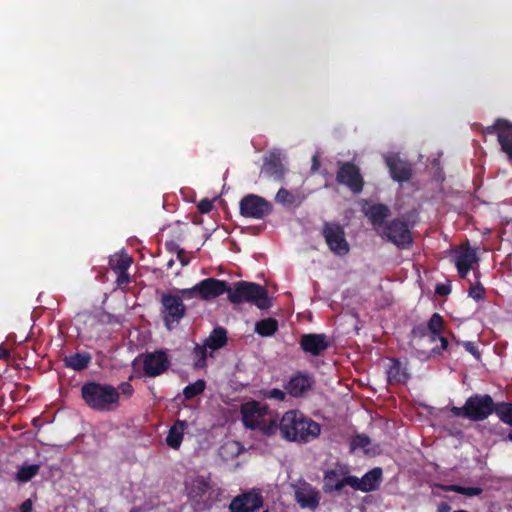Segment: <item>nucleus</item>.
<instances>
[{
  "label": "nucleus",
  "instance_id": "1",
  "mask_svg": "<svg viewBox=\"0 0 512 512\" xmlns=\"http://www.w3.org/2000/svg\"><path fill=\"white\" fill-rule=\"evenodd\" d=\"M278 429L288 441L308 443L319 436L321 426L299 410H289L282 416Z\"/></svg>",
  "mask_w": 512,
  "mask_h": 512
},
{
  "label": "nucleus",
  "instance_id": "2",
  "mask_svg": "<svg viewBox=\"0 0 512 512\" xmlns=\"http://www.w3.org/2000/svg\"><path fill=\"white\" fill-rule=\"evenodd\" d=\"M84 403L94 411L109 412L119 405V392L110 384L87 381L81 387Z\"/></svg>",
  "mask_w": 512,
  "mask_h": 512
},
{
  "label": "nucleus",
  "instance_id": "3",
  "mask_svg": "<svg viewBox=\"0 0 512 512\" xmlns=\"http://www.w3.org/2000/svg\"><path fill=\"white\" fill-rule=\"evenodd\" d=\"M242 422L246 428L260 430L266 435H273L278 430V417L267 404L250 401L241 407Z\"/></svg>",
  "mask_w": 512,
  "mask_h": 512
},
{
  "label": "nucleus",
  "instance_id": "4",
  "mask_svg": "<svg viewBox=\"0 0 512 512\" xmlns=\"http://www.w3.org/2000/svg\"><path fill=\"white\" fill-rule=\"evenodd\" d=\"M228 299L233 304L247 302L261 310L268 309L272 305L268 291L264 286L243 280L236 282L233 287L229 286Z\"/></svg>",
  "mask_w": 512,
  "mask_h": 512
},
{
  "label": "nucleus",
  "instance_id": "5",
  "mask_svg": "<svg viewBox=\"0 0 512 512\" xmlns=\"http://www.w3.org/2000/svg\"><path fill=\"white\" fill-rule=\"evenodd\" d=\"M495 401L489 394H473L462 407L452 406L450 412L455 417H462L473 422L486 420L494 414Z\"/></svg>",
  "mask_w": 512,
  "mask_h": 512
},
{
  "label": "nucleus",
  "instance_id": "6",
  "mask_svg": "<svg viewBox=\"0 0 512 512\" xmlns=\"http://www.w3.org/2000/svg\"><path fill=\"white\" fill-rule=\"evenodd\" d=\"M414 223H410L404 216L393 218L385 223L378 235L386 242L392 243L399 250L410 249L413 246L414 239L412 228Z\"/></svg>",
  "mask_w": 512,
  "mask_h": 512
},
{
  "label": "nucleus",
  "instance_id": "7",
  "mask_svg": "<svg viewBox=\"0 0 512 512\" xmlns=\"http://www.w3.org/2000/svg\"><path fill=\"white\" fill-rule=\"evenodd\" d=\"M160 314L167 330L174 329L186 314L182 298L171 293H164L161 297Z\"/></svg>",
  "mask_w": 512,
  "mask_h": 512
},
{
  "label": "nucleus",
  "instance_id": "8",
  "mask_svg": "<svg viewBox=\"0 0 512 512\" xmlns=\"http://www.w3.org/2000/svg\"><path fill=\"white\" fill-rule=\"evenodd\" d=\"M229 286L228 282L224 280L206 278L197 283L194 287L182 290V295L185 298H192L198 295L203 300H211L224 293H227L229 297Z\"/></svg>",
  "mask_w": 512,
  "mask_h": 512
},
{
  "label": "nucleus",
  "instance_id": "9",
  "mask_svg": "<svg viewBox=\"0 0 512 512\" xmlns=\"http://www.w3.org/2000/svg\"><path fill=\"white\" fill-rule=\"evenodd\" d=\"M322 236L335 255L345 256L350 251V245L346 239L345 230L338 222L325 221L322 226Z\"/></svg>",
  "mask_w": 512,
  "mask_h": 512
},
{
  "label": "nucleus",
  "instance_id": "10",
  "mask_svg": "<svg viewBox=\"0 0 512 512\" xmlns=\"http://www.w3.org/2000/svg\"><path fill=\"white\" fill-rule=\"evenodd\" d=\"M336 181L354 194L361 193L364 187V179L359 167L350 161L338 162Z\"/></svg>",
  "mask_w": 512,
  "mask_h": 512
},
{
  "label": "nucleus",
  "instance_id": "11",
  "mask_svg": "<svg viewBox=\"0 0 512 512\" xmlns=\"http://www.w3.org/2000/svg\"><path fill=\"white\" fill-rule=\"evenodd\" d=\"M142 363L143 373L147 377H157L165 373L170 367L168 354L164 350L145 352L138 356Z\"/></svg>",
  "mask_w": 512,
  "mask_h": 512
},
{
  "label": "nucleus",
  "instance_id": "12",
  "mask_svg": "<svg viewBox=\"0 0 512 512\" xmlns=\"http://www.w3.org/2000/svg\"><path fill=\"white\" fill-rule=\"evenodd\" d=\"M271 212V203L261 196L248 194L240 201V214L246 218L263 219Z\"/></svg>",
  "mask_w": 512,
  "mask_h": 512
},
{
  "label": "nucleus",
  "instance_id": "13",
  "mask_svg": "<svg viewBox=\"0 0 512 512\" xmlns=\"http://www.w3.org/2000/svg\"><path fill=\"white\" fill-rule=\"evenodd\" d=\"M264 505V498L258 489H251L235 496L230 504V512H257Z\"/></svg>",
  "mask_w": 512,
  "mask_h": 512
},
{
  "label": "nucleus",
  "instance_id": "14",
  "mask_svg": "<svg viewBox=\"0 0 512 512\" xmlns=\"http://www.w3.org/2000/svg\"><path fill=\"white\" fill-rule=\"evenodd\" d=\"M382 480V469L380 467H375L365 473L362 478H358L354 475L349 476V479L346 482L348 483V486L354 490L368 493L376 491L380 487Z\"/></svg>",
  "mask_w": 512,
  "mask_h": 512
},
{
  "label": "nucleus",
  "instance_id": "15",
  "mask_svg": "<svg viewBox=\"0 0 512 512\" xmlns=\"http://www.w3.org/2000/svg\"><path fill=\"white\" fill-rule=\"evenodd\" d=\"M385 163L394 181L404 183L412 178V164L402 159L398 154L392 153L385 156Z\"/></svg>",
  "mask_w": 512,
  "mask_h": 512
},
{
  "label": "nucleus",
  "instance_id": "16",
  "mask_svg": "<svg viewBox=\"0 0 512 512\" xmlns=\"http://www.w3.org/2000/svg\"><path fill=\"white\" fill-rule=\"evenodd\" d=\"M348 470L346 468L327 469L323 473V486L322 489L326 494H332L334 492H340L345 486H348L346 482L349 479Z\"/></svg>",
  "mask_w": 512,
  "mask_h": 512
},
{
  "label": "nucleus",
  "instance_id": "17",
  "mask_svg": "<svg viewBox=\"0 0 512 512\" xmlns=\"http://www.w3.org/2000/svg\"><path fill=\"white\" fill-rule=\"evenodd\" d=\"M301 349L305 353L319 356L330 346L328 337L325 334L308 333L303 334L299 341Z\"/></svg>",
  "mask_w": 512,
  "mask_h": 512
},
{
  "label": "nucleus",
  "instance_id": "18",
  "mask_svg": "<svg viewBox=\"0 0 512 512\" xmlns=\"http://www.w3.org/2000/svg\"><path fill=\"white\" fill-rule=\"evenodd\" d=\"M295 499L301 508L315 510L320 504V492L308 482L301 483L295 490Z\"/></svg>",
  "mask_w": 512,
  "mask_h": 512
},
{
  "label": "nucleus",
  "instance_id": "19",
  "mask_svg": "<svg viewBox=\"0 0 512 512\" xmlns=\"http://www.w3.org/2000/svg\"><path fill=\"white\" fill-rule=\"evenodd\" d=\"M313 384L314 379L309 374L298 372L284 385V389L292 397L298 398L312 389Z\"/></svg>",
  "mask_w": 512,
  "mask_h": 512
},
{
  "label": "nucleus",
  "instance_id": "20",
  "mask_svg": "<svg viewBox=\"0 0 512 512\" xmlns=\"http://www.w3.org/2000/svg\"><path fill=\"white\" fill-rule=\"evenodd\" d=\"M261 173L276 181L284 179L285 167L278 152H270L264 157Z\"/></svg>",
  "mask_w": 512,
  "mask_h": 512
},
{
  "label": "nucleus",
  "instance_id": "21",
  "mask_svg": "<svg viewBox=\"0 0 512 512\" xmlns=\"http://www.w3.org/2000/svg\"><path fill=\"white\" fill-rule=\"evenodd\" d=\"M391 211L388 205L383 203H374L364 209L365 216L369 219L374 230L378 233L387 222Z\"/></svg>",
  "mask_w": 512,
  "mask_h": 512
},
{
  "label": "nucleus",
  "instance_id": "22",
  "mask_svg": "<svg viewBox=\"0 0 512 512\" xmlns=\"http://www.w3.org/2000/svg\"><path fill=\"white\" fill-rule=\"evenodd\" d=\"M211 488L210 476L198 475L191 480L188 487V498L198 505Z\"/></svg>",
  "mask_w": 512,
  "mask_h": 512
},
{
  "label": "nucleus",
  "instance_id": "23",
  "mask_svg": "<svg viewBox=\"0 0 512 512\" xmlns=\"http://www.w3.org/2000/svg\"><path fill=\"white\" fill-rule=\"evenodd\" d=\"M188 428L186 420H176L173 426L170 427L166 437L167 445L172 449H179L183 441L184 431Z\"/></svg>",
  "mask_w": 512,
  "mask_h": 512
},
{
  "label": "nucleus",
  "instance_id": "24",
  "mask_svg": "<svg viewBox=\"0 0 512 512\" xmlns=\"http://www.w3.org/2000/svg\"><path fill=\"white\" fill-rule=\"evenodd\" d=\"M91 359L92 357L88 352H77L66 356L63 361L66 368L82 371L89 366Z\"/></svg>",
  "mask_w": 512,
  "mask_h": 512
},
{
  "label": "nucleus",
  "instance_id": "25",
  "mask_svg": "<svg viewBox=\"0 0 512 512\" xmlns=\"http://www.w3.org/2000/svg\"><path fill=\"white\" fill-rule=\"evenodd\" d=\"M387 377L389 383H406L410 375L398 359H392V364L387 370Z\"/></svg>",
  "mask_w": 512,
  "mask_h": 512
},
{
  "label": "nucleus",
  "instance_id": "26",
  "mask_svg": "<svg viewBox=\"0 0 512 512\" xmlns=\"http://www.w3.org/2000/svg\"><path fill=\"white\" fill-rule=\"evenodd\" d=\"M206 346L212 350H218L227 343V331L223 327H216L212 330L209 337L204 341Z\"/></svg>",
  "mask_w": 512,
  "mask_h": 512
},
{
  "label": "nucleus",
  "instance_id": "27",
  "mask_svg": "<svg viewBox=\"0 0 512 512\" xmlns=\"http://www.w3.org/2000/svg\"><path fill=\"white\" fill-rule=\"evenodd\" d=\"M426 326V330L429 331V342L434 343L444 329L443 317L439 313H434Z\"/></svg>",
  "mask_w": 512,
  "mask_h": 512
},
{
  "label": "nucleus",
  "instance_id": "28",
  "mask_svg": "<svg viewBox=\"0 0 512 512\" xmlns=\"http://www.w3.org/2000/svg\"><path fill=\"white\" fill-rule=\"evenodd\" d=\"M278 330V321L275 318H265L255 324V332L262 337H269Z\"/></svg>",
  "mask_w": 512,
  "mask_h": 512
},
{
  "label": "nucleus",
  "instance_id": "29",
  "mask_svg": "<svg viewBox=\"0 0 512 512\" xmlns=\"http://www.w3.org/2000/svg\"><path fill=\"white\" fill-rule=\"evenodd\" d=\"M132 264V258L127 254L114 255L109 259V265L115 272H126Z\"/></svg>",
  "mask_w": 512,
  "mask_h": 512
},
{
  "label": "nucleus",
  "instance_id": "30",
  "mask_svg": "<svg viewBox=\"0 0 512 512\" xmlns=\"http://www.w3.org/2000/svg\"><path fill=\"white\" fill-rule=\"evenodd\" d=\"M441 488L445 492H455L469 497L478 496L483 492L480 487H465L457 484L442 485Z\"/></svg>",
  "mask_w": 512,
  "mask_h": 512
},
{
  "label": "nucleus",
  "instance_id": "31",
  "mask_svg": "<svg viewBox=\"0 0 512 512\" xmlns=\"http://www.w3.org/2000/svg\"><path fill=\"white\" fill-rule=\"evenodd\" d=\"M494 414H496L503 423L512 426V403L495 402Z\"/></svg>",
  "mask_w": 512,
  "mask_h": 512
},
{
  "label": "nucleus",
  "instance_id": "32",
  "mask_svg": "<svg viewBox=\"0 0 512 512\" xmlns=\"http://www.w3.org/2000/svg\"><path fill=\"white\" fill-rule=\"evenodd\" d=\"M478 261V256L476 250L467 246L462 249L459 255L456 257L455 264H459L462 266H469L472 268V265Z\"/></svg>",
  "mask_w": 512,
  "mask_h": 512
},
{
  "label": "nucleus",
  "instance_id": "33",
  "mask_svg": "<svg viewBox=\"0 0 512 512\" xmlns=\"http://www.w3.org/2000/svg\"><path fill=\"white\" fill-rule=\"evenodd\" d=\"M40 470L38 464L22 465L16 474V478L20 482H28L35 477Z\"/></svg>",
  "mask_w": 512,
  "mask_h": 512
},
{
  "label": "nucleus",
  "instance_id": "34",
  "mask_svg": "<svg viewBox=\"0 0 512 512\" xmlns=\"http://www.w3.org/2000/svg\"><path fill=\"white\" fill-rule=\"evenodd\" d=\"M441 342L440 347H434L430 351H424V350H418L417 349V356L422 359H429L431 357H435L437 355H441L444 350H446L449 346L447 338L439 335L437 338Z\"/></svg>",
  "mask_w": 512,
  "mask_h": 512
},
{
  "label": "nucleus",
  "instance_id": "35",
  "mask_svg": "<svg viewBox=\"0 0 512 512\" xmlns=\"http://www.w3.org/2000/svg\"><path fill=\"white\" fill-rule=\"evenodd\" d=\"M206 383L202 379H198L194 383L187 385L183 389V396L186 400H191L200 395L205 389Z\"/></svg>",
  "mask_w": 512,
  "mask_h": 512
},
{
  "label": "nucleus",
  "instance_id": "36",
  "mask_svg": "<svg viewBox=\"0 0 512 512\" xmlns=\"http://www.w3.org/2000/svg\"><path fill=\"white\" fill-rule=\"evenodd\" d=\"M207 348L206 343L203 345L196 344L193 349V357L195 360L196 368H204L207 365Z\"/></svg>",
  "mask_w": 512,
  "mask_h": 512
},
{
  "label": "nucleus",
  "instance_id": "37",
  "mask_svg": "<svg viewBox=\"0 0 512 512\" xmlns=\"http://www.w3.org/2000/svg\"><path fill=\"white\" fill-rule=\"evenodd\" d=\"M498 142L502 151L507 154L508 159L512 160V129L498 133Z\"/></svg>",
  "mask_w": 512,
  "mask_h": 512
},
{
  "label": "nucleus",
  "instance_id": "38",
  "mask_svg": "<svg viewBox=\"0 0 512 512\" xmlns=\"http://www.w3.org/2000/svg\"><path fill=\"white\" fill-rule=\"evenodd\" d=\"M426 328H427V326L423 323L418 324L413 327V329L411 331V335H412V342H415L414 347H416V345H420V342L424 339L429 340V331L426 330Z\"/></svg>",
  "mask_w": 512,
  "mask_h": 512
},
{
  "label": "nucleus",
  "instance_id": "39",
  "mask_svg": "<svg viewBox=\"0 0 512 512\" xmlns=\"http://www.w3.org/2000/svg\"><path fill=\"white\" fill-rule=\"evenodd\" d=\"M276 202L285 205V206H291L295 204L296 202V196L288 191L285 188H280L276 194L275 197Z\"/></svg>",
  "mask_w": 512,
  "mask_h": 512
},
{
  "label": "nucleus",
  "instance_id": "40",
  "mask_svg": "<svg viewBox=\"0 0 512 512\" xmlns=\"http://www.w3.org/2000/svg\"><path fill=\"white\" fill-rule=\"evenodd\" d=\"M511 129H512V123H510L509 121L504 120V119H497L495 121V123L491 126H488L486 130L488 133L492 134L495 131H499V133H500V132H506V130H511Z\"/></svg>",
  "mask_w": 512,
  "mask_h": 512
},
{
  "label": "nucleus",
  "instance_id": "41",
  "mask_svg": "<svg viewBox=\"0 0 512 512\" xmlns=\"http://www.w3.org/2000/svg\"><path fill=\"white\" fill-rule=\"evenodd\" d=\"M261 395L265 399H275L279 402L284 401L286 398V393L278 388H273L270 390H261Z\"/></svg>",
  "mask_w": 512,
  "mask_h": 512
},
{
  "label": "nucleus",
  "instance_id": "42",
  "mask_svg": "<svg viewBox=\"0 0 512 512\" xmlns=\"http://www.w3.org/2000/svg\"><path fill=\"white\" fill-rule=\"evenodd\" d=\"M370 444V438L364 434H357L351 441V449L366 448Z\"/></svg>",
  "mask_w": 512,
  "mask_h": 512
},
{
  "label": "nucleus",
  "instance_id": "43",
  "mask_svg": "<svg viewBox=\"0 0 512 512\" xmlns=\"http://www.w3.org/2000/svg\"><path fill=\"white\" fill-rule=\"evenodd\" d=\"M468 294L476 301L482 300L485 296V288L481 283H477L469 288Z\"/></svg>",
  "mask_w": 512,
  "mask_h": 512
},
{
  "label": "nucleus",
  "instance_id": "44",
  "mask_svg": "<svg viewBox=\"0 0 512 512\" xmlns=\"http://www.w3.org/2000/svg\"><path fill=\"white\" fill-rule=\"evenodd\" d=\"M119 392V396L123 395L127 398L131 397L134 393V388L130 382H122L119 384L118 388H116Z\"/></svg>",
  "mask_w": 512,
  "mask_h": 512
},
{
  "label": "nucleus",
  "instance_id": "45",
  "mask_svg": "<svg viewBox=\"0 0 512 512\" xmlns=\"http://www.w3.org/2000/svg\"><path fill=\"white\" fill-rule=\"evenodd\" d=\"M197 208L201 214H207L213 209V202L207 198L202 199L198 203Z\"/></svg>",
  "mask_w": 512,
  "mask_h": 512
},
{
  "label": "nucleus",
  "instance_id": "46",
  "mask_svg": "<svg viewBox=\"0 0 512 512\" xmlns=\"http://www.w3.org/2000/svg\"><path fill=\"white\" fill-rule=\"evenodd\" d=\"M463 346L467 352L472 354L477 360L480 359V352L478 350L477 345L474 342L466 341L463 342Z\"/></svg>",
  "mask_w": 512,
  "mask_h": 512
},
{
  "label": "nucleus",
  "instance_id": "47",
  "mask_svg": "<svg viewBox=\"0 0 512 512\" xmlns=\"http://www.w3.org/2000/svg\"><path fill=\"white\" fill-rule=\"evenodd\" d=\"M118 273V276H117V284L118 286H123V285H127L129 282H130V277H129V274L126 272H117Z\"/></svg>",
  "mask_w": 512,
  "mask_h": 512
},
{
  "label": "nucleus",
  "instance_id": "48",
  "mask_svg": "<svg viewBox=\"0 0 512 512\" xmlns=\"http://www.w3.org/2000/svg\"><path fill=\"white\" fill-rule=\"evenodd\" d=\"M177 251V259L181 263L182 266H186L189 263V259L185 255L184 249L180 248L179 246H176Z\"/></svg>",
  "mask_w": 512,
  "mask_h": 512
},
{
  "label": "nucleus",
  "instance_id": "49",
  "mask_svg": "<svg viewBox=\"0 0 512 512\" xmlns=\"http://www.w3.org/2000/svg\"><path fill=\"white\" fill-rule=\"evenodd\" d=\"M435 292L440 296H446V295L450 294L451 287L449 285H445V284H437V286L435 288Z\"/></svg>",
  "mask_w": 512,
  "mask_h": 512
},
{
  "label": "nucleus",
  "instance_id": "50",
  "mask_svg": "<svg viewBox=\"0 0 512 512\" xmlns=\"http://www.w3.org/2000/svg\"><path fill=\"white\" fill-rule=\"evenodd\" d=\"M32 501L30 499H26L22 504L20 505V511L19 512H32Z\"/></svg>",
  "mask_w": 512,
  "mask_h": 512
},
{
  "label": "nucleus",
  "instance_id": "51",
  "mask_svg": "<svg viewBox=\"0 0 512 512\" xmlns=\"http://www.w3.org/2000/svg\"><path fill=\"white\" fill-rule=\"evenodd\" d=\"M456 267L458 270V274L461 278H465L471 269V267H469V266H462L459 264H456Z\"/></svg>",
  "mask_w": 512,
  "mask_h": 512
},
{
  "label": "nucleus",
  "instance_id": "52",
  "mask_svg": "<svg viewBox=\"0 0 512 512\" xmlns=\"http://www.w3.org/2000/svg\"><path fill=\"white\" fill-rule=\"evenodd\" d=\"M10 358V351L3 345H0V360H7Z\"/></svg>",
  "mask_w": 512,
  "mask_h": 512
},
{
  "label": "nucleus",
  "instance_id": "53",
  "mask_svg": "<svg viewBox=\"0 0 512 512\" xmlns=\"http://www.w3.org/2000/svg\"><path fill=\"white\" fill-rule=\"evenodd\" d=\"M451 506L447 502H441L437 506V512H450Z\"/></svg>",
  "mask_w": 512,
  "mask_h": 512
},
{
  "label": "nucleus",
  "instance_id": "54",
  "mask_svg": "<svg viewBox=\"0 0 512 512\" xmlns=\"http://www.w3.org/2000/svg\"><path fill=\"white\" fill-rule=\"evenodd\" d=\"M319 166H320V162H319L318 156L314 155L313 158H312V167H311V169L313 171L317 170Z\"/></svg>",
  "mask_w": 512,
  "mask_h": 512
},
{
  "label": "nucleus",
  "instance_id": "55",
  "mask_svg": "<svg viewBox=\"0 0 512 512\" xmlns=\"http://www.w3.org/2000/svg\"><path fill=\"white\" fill-rule=\"evenodd\" d=\"M205 508H210L211 507V502H208V501H204V505H203Z\"/></svg>",
  "mask_w": 512,
  "mask_h": 512
},
{
  "label": "nucleus",
  "instance_id": "56",
  "mask_svg": "<svg viewBox=\"0 0 512 512\" xmlns=\"http://www.w3.org/2000/svg\"><path fill=\"white\" fill-rule=\"evenodd\" d=\"M173 264H174V260H172V259H171V260L167 263V267H168V268H171Z\"/></svg>",
  "mask_w": 512,
  "mask_h": 512
},
{
  "label": "nucleus",
  "instance_id": "57",
  "mask_svg": "<svg viewBox=\"0 0 512 512\" xmlns=\"http://www.w3.org/2000/svg\"><path fill=\"white\" fill-rule=\"evenodd\" d=\"M508 438L512 441V431L509 433Z\"/></svg>",
  "mask_w": 512,
  "mask_h": 512
},
{
  "label": "nucleus",
  "instance_id": "58",
  "mask_svg": "<svg viewBox=\"0 0 512 512\" xmlns=\"http://www.w3.org/2000/svg\"><path fill=\"white\" fill-rule=\"evenodd\" d=\"M263 512H269V511H268V510H265V511H263Z\"/></svg>",
  "mask_w": 512,
  "mask_h": 512
}]
</instances>
